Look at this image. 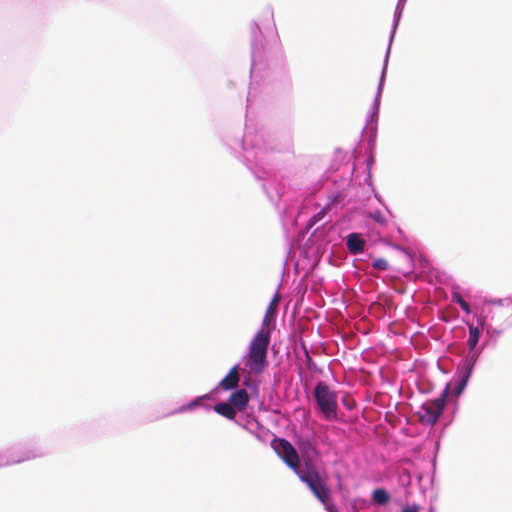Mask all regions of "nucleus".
<instances>
[{
  "label": "nucleus",
  "instance_id": "1",
  "mask_svg": "<svg viewBox=\"0 0 512 512\" xmlns=\"http://www.w3.org/2000/svg\"><path fill=\"white\" fill-rule=\"evenodd\" d=\"M270 343V329L262 326L249 344L245 365L253 374L264 371L267 362V350Z\"/></svg>",
  "mask_w": 512,
  "mask_h": 512
},
{
  "label": "nucleus",
  "instance_id": "2",
  "mask_svg": "<svg viewBox=\"0 0 512 512\" xmlns=\"http://www.w3.org/2000/svg\"><path fill=\"white\" fill-rule=\"evenodd\" d=\"M313 395L321 415L328 421L336 420L338 418L336 393L325 382H319L314 388Z\"/></svg>",
  "mask_w": 512,
  "mask_h": 512
},
{
  "label": "nucleus",
  "instance_id": "3",
  "mask_svg": "<svg viewBox=\"0 0 512 512\" xmlns=\"http://www.w3.org/2000/svg\"><path fill=\"white\" fill-rule=\"evenodd\" d=\"M448 392L449 386L444 389L440 397L433 400H428L421 405L417 411V415L419 416L421 423L426 425H434L437 422L443 413Z\"/></svg>",
  "mask_w": 512,
  "mask_h": 512
},
{
  "label": "nucleus",
  "instance_id": "4",
  "mask_svg": "<svg viewBox=\"0 0 512 512\" xmlns=\"http://www.w3.org/2000/svg\"><path fill=\"white\" fill-rule=\"evenodd\" d=\"M301 481L306 483L313 494L323 503L327 504L330 500V491L325 481L320 477L319 473L314 469H307L299 473Z\"/></svg>",
  "mask_w": 512,
  "mask_h": 512
},
{
  "label": "nucleus",
  "instance_id": "5",
  "mask_svg": "<svg viewBox=\"0 0 512 512\" xmlns=\"http://www.w3.org/2000/svg\"><path fill=\"white\" fill-rule=\"evenodd\" d=\"M317 437L319 441L316 444L334 446L337 445L338 441L344 437V432L335 426H329L320 428L317 433Z\"/></svg>",
  "mask_w": 512,
  "mask_h": 512
},
{
  "label": "nucleus",
  "instance_id": "6",
  "mask_svg": "<svg viewBox=\"0 0 512 512\" xmlns=\"http://www.w3.org/2000/svg\"><path fill=\"white\" fill-rule=\"evenodd\" d=\"M278 456L285 462L287 466L293 469L298 475L302 470L300 468V457L297 450H275Z\"/></svg>",
  "mask_w": 512,
  "mask_h": 512
},
{
  "label": "nucleus",
  "instance_id": "7",
  "mask_svg": "<svg viewBox=\"0 0 512 512\" xmlns=\"http://www.w3.org/2000/svg\"><path fill=\"white\" fill-rule=\"evenodd\" d=\"M481 330L478 327L469 326V338L467 341V345L469 347V354L465 360H468L469 363L472 365L474 364L476 360V353L474 352L475 347L478 344L479 338H480Z\"/></svg>",
  "mask_w": 512,
  "mask_h": 512
},
{
  "label": "nucleus",
  "instance_id": "8",
  "mask_svg": "<svg viewBox=\"0 0 512 512\" xmlns=\"http://www.w3.org/2000/svg\"><path fill=\"white\" fill-rule=\"evenodd\" d=\"M239 381V368L238 365H235L230 369L228 374L220 381L219 387L225 391L232 390L238 387Z\"/></svg>",
  "mask_w": 512,
  "mask_h": 512
},
{
  "label": "nucleus",
  "instance_id": "9",
  "mask_svg": "<svg viewBox=\"0 0 512 512\" xmlns=\"http://www.w3.org/2000/svg\"><path fill=\"white\" fill-rule=\"evenodd\" d=\"M228 401L237 412H241L248 405L249 395L245 389H239L230 395Z\"/></svg>",
  "mask_w": 512,
  "mask_h": 512
},
{
  "label": "nucleus",
  "instance_id": "10",
  "mask_svg": "<svg viewBox=\"0 0 512 512\" xmlns=\"http://www.w3.org/2000/svg\"><path fill=\"white\" fill-rule=\"evenodd\" d=\"M346 245L348 251L351 254L356 255L364 251L365 241L363 240L360 234L351 233L347 237Z\"/></svg>",
  "mask_w": 512,
  "mask_h": 512
},
{
  "label": "nucleus",
  "instance_id": "11",
  "mask_svg": "<svg viewBox=\"0 0 512 512\" xmlns=\"http://www.w3.org/2000/svg\"><path fill=\"white\" fill-rule=\"evenodd\" d=\"M464 368H465V373L464 375L460 378V380L458 381V383L456 384V386L454 387L453 389V393L456 397L460 396V394L463 392V390L465 389L466 387V384L468 382V379L470 377V374H471V371H472V368H473V365L471 363L468 362V360H465L464 362Z\"/></svg>",
  "mask_w": 512,
  "mask_h": 512
},
{
  "label": "nucleus",
  "instance_id": "12",
  "mask_svg": "<svg viewBox=\"0 0 512 512\" xmlns=\"http://www.w3.org/2000/svg\"><path fill=\"white\" fill-rule=\"evenodd\" d=\"M214 410L219 415L229 419L233 420L236 417L237 411L235 408L231 405L229 401L227 402H220L215 405Z\"/></svg>",
  "mask_w": 512,
  "mask_h": 512
},
{
  "label": "nucleus",
  "instance_id": "13",
  "mask_svg": "<svg viewBox=\"0 0 512 512\" xmlns=\"http://www.w3.org/2000/svg\"><path fill=\"white\" fill-rule=\"evenodd\" d=\"M372 500L379 505H383L389 501V494L386 490L379 488L373 491Z\"/></svg>",
  "mask_w": 512,
  "mask_h": 512
},
{
  "label": "nucleus",
  "instance_id": "14",
  "mask_svg": "<svg viewBox=\"0 0 512 512\" xmlns=\"http://www.w3.org/2000/svg\"><path fill=\"white\" fill-rule=\"evenodd\" d=\"M279 301H280V296L278 294H276L273 297L272 301L270 302V304H269V306L267 308L266 315H265V318H264L262 326L268 327V325H267L268 316L269 315H273L276 312L278 304H279Z\"/></svg>",
  "mask_w": 512,
  "mask_h": 512
},
{
  "label": "nucleus",
  "instance_id": "15",
  "mask_svg": "<svg viewBox=\"0 0 512 512\" xmlns=\"http://www.w3.org/2000/svg\"><path fill=\"white\" fill-rule=\"evenodd\" d=\"M453 301L458 303L466 313L471 312L469 304L462 298V296L459 293L453 294Z\"/></svg>",
  "mask_w": 512,
  "mask_h": 512
},
{
  "label": "nucleus",
  "instance_id": "16",
  "mask_svg": "<svg viewBox=\"0 0 512 512\" xmlns=\"http://www.w3.org/2000/svg\"><path fill=\"white\" fill-rule=\"evenodd\" d=\"M372 267L377 270L385 271L389 268V264L386 259L378 258L373 261Z\"/></svg>",
  "mask_w": 512,
  "mask_h": 512
},
{
  "label": "nucleus",
  "instance_id": "17",
  "mask_svg": "<svg viewBox=\"0 0 512 512\" xmlns=\"http://www.w3.org/2000/svg\"><path fill=\"white\" fill-rule=\"evenodd\" d=\"M401 512H420V506L417 504L406 505Z\"/></svg>",
  "mask_w": 512,
  "mask_h": 512
},
{
  "label": "nucleus",
  "instance_id": "18",
  "mask_svg": "<svg viewBox=\"0 0 512 512\" xmlns=\"http://www.w3.org/2000/svg\"><path fill=\"white\" fill-rule=\"evenodd\" d=\"M280 448L286 449V448H293V447H292V445L288 441L281 440Z\"/></svg>",
  "mask_w": 512,
  "mask_h": 512
},
{
  "label": "nucleus",
  "instance_id": "19",
  "mask_svg": "<svg viewBox=\"0 0 512 512\" xmlns=\"http://www.w3.org/2000/svg\"><path fill=\"white\" fill-rule=\"evenodd\" d=\"M200 400H201L200 398H199V399L194 400L193 402H191V403L188 405V408H193V407L197 406Z\"/></svg>",
  "mask_w": 512,
  "mask_h": 512
},
{
  "label": "nucleus",
  "instance_id": "20",
  "mask_svg": "<svg viewBox=\"0 0 512 512\" xmlns=\"http://www.w3.org/2000/svg\"><path fill=\"white\" fill-rule=\"evenodd\" d=\"M318 219H319V216H314L311 220H312L313 222H315V221H316V220H318Z\"/></svg>",
  "mask_w": 512,
  "mask_h": 512
},
{
  "label": "nucleus",
  "instance_id": "21",
  "mask_svg": "<svg viewBox=\"0 0 512 512\" xmlns=\"http://www.w3.org/2000/svg\"><path fill=\"white\" fill-rule=\"evenodd\" d=\"M430 512H433V509H432V508L430 509Z\"/></svg>",
  "mask_w": 512,
  "mask_h": 512
}]
</instances>
